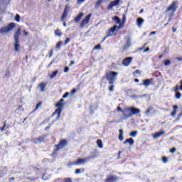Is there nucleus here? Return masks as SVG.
<instances>
[{
	"mask_svg": "<svg viewBox=\"0 0 182 182\" xmlns=\"http://www.w3.org/2000/svg\"><path fill=\"white\" fill-rule=\"evenodd\" d=\"M117 110L118 112H121L125 119H129V117H132V116H134V114H139V113H140V109L134 107H128L125 108L126 112H130L128 114H124V110H123L120 107H117Z\"/></svg>",
	"mask_w": 182,
	"mask_h": 182,
	"instance_id": "1",
	"label": "nucleus"
},
{
	"mask_svg": "<svg viewBox=\"0 0 182 182\" xmlns=\"http://www.w3.org/2000/svg\"><path fill=\"white\" fill-rule=\"evenodd\" d=\"M68 139H62L60 140L58 144L55 145V149L53 150V153L51 154L52 157H56L58 154H59V151L61 150V149H63L66 147V145L68 144Z\"/></svg>",
	"mask_w": 182,
	"mask_h": 182,
	"instance_id": "2",
	"label": "nucleus"
},
{
	"mask_svg": "<svg viewBox=\"0 0 182 182\" xmlns=\"http://www.w3.org/2000/svg\"><path fill=\"white\" fill-rule=\"evenodd\" d=\"M63 102L65 100L60 99L56 104L55 107H58L57 109L53 113L52 116H55V114H58V119L60 117V114H62V110L63 109Z\"/></svg>",
	"mask_w": 182,
	"mask_h": 182,
	"instance_id": "3",
	"label": "nucleus"
},
{
	"mask_svg": "<svg viewBox=\"0 0 182 182\" xmlns=\"http://www.w3.org/2000/svg\"><path fill=\"white\" fill-rule=\"evenodd\" d=\"M118 75L117 72L111 71L109 73H107L105 75V77L107 80H108L109 85H114V81L117 79V76Z\"/></svg>",
	"mask_w": 182,
	"mask_h": 182,
	"instance_id": "4",
	"label": "nucleus"
},
{
	"mask_svg": "<svg viewBox=\"0 0 182 182\" xmlns=\"http://www.w3.org/2000/svg\"><path fill=\"white\" fill-rule=\"evenodd\" d=\"M177 8H178V1H174L166 9V12L171 11V13L169 14L170 18H173V16H174V14H176V11H177Z\"/></svg>",
	"mask_w": 182,
	"mask_h": 182,
	"instance_id": "5",
	"label": "nucleus"
},
{
	"mask_svg": "<svg viewBox=\"0 0 182 182\" xmlns=\"http://www.w3.org/2000/svg\"><path fill=\"white\" fill-rule=\"evenodd\" d=\"M19 36H21V28H18L14 34V49L16 52H19Z\"/></svg>",
	"mask_w": 182,
	"mask_h": 182,
	"instance_id": "6",
	"label": "nucleus"
},
{
	"mask_svg": "<svg viewBox=\"0 0 182 182\" xmlns=\"http://www.w3.org/2000/svg\"><path fill=\"white\" fill-rule=\"evenodd\" d=\"M89 160V158L85 157L84 159H77L75 161H69L68 163V167H72V166H81V164H86Z\"/></svg>",
	"mask_w": 182,
	"mask_h": 182,
	"instance_id": "7",
	"label": "nucleus"
},
{
	"mask_svg": "<svg viewBox=\"0 0 182 182\" xmlns=\"http://www.w3.org/2000/svg\"><path fill=\"white\" fill-rule=\"evenodd\" d=\"M15 26H16V23H10L7 26L0 28V33H7V32H11Z\"/></svg>",
	"mask_w": 182,
	"mask_h": 182,
	"instance_id": "8",
	"label": "nucleus"
},
{
	"mask_svg": "<svg viewBox=\"0 0 182 182\" xmlns=\"http://www.w3.org/2000/svg\"><path fill=\"white\" fill-rule=\"evenodd\" d=\"M48 137V134H44L43 136H40L37 138L33 139V143L34 144H39L40 143H45V139Z\"/></svg>",
	"mask_w": 182,
	"mask_h": 182,
	"instance_id": "9",
	"label": "nucleus"
},
{
	"mask_svg": "<svg viewBox=\"0 0 182 182\" xmlns=\"http://www.w3.org/2000/svg\"><path fill=\"white\" fill-rule=\"evenodd\" d=\"M90 18H92V14H90L85 16L84 19L82 20L80 24V28H84L85 25H87L89 22H90Z\"/></svg>",
	"mask_w": 182,
	"mask_h": 182,
	"instance_id": "10",
	"label": "nucleus"
},
{
	"mask_svg": "<svg viewBox=\"0 0 182 182\" xmlns=\"http://www.w3.org/2000/svg\"><path fill=\"white\" fill-rule=\"evenodd\" d=\"M117 28H119L117 25L114 26L113 27L108 29V31L106 32L107 36H113V33H114V31H119L117 30Z\"/></svg>",
	"mask_w": 182,
	"mask_h": 182,
	"instance_id": "11",
	"label": "nucleus"
},
{
	"mask_svg": "<svg viewBox=\"0 0 182 182\" xmlns=\"http://www.w3.org/2000/svg\"><path fill=\"white\" fill-rule=\"evenodd\" d=\"M120 1L121 0H115V1H111L107 8V11H110L111 9H113V6H117V5L120 4Z\"/></svg>",
	"mask_w": 182,
	"mask_h": 182,
	"instance_id": "12",
	"label": "nucleus"
},
{
	"mask_svg": "<svg viewBox=\"0 0 182 182\" xmlns=\"http://www.w3.org/2000/svg\"><path fill=\"white\" fill-rule=\"evenodd\" d=\"M133 60V57H127L122 60V65L123 66H129L130 63H132V61Z\"/></svg>",
	"mask_w": 182,
	"mask_h": 182,
	"instance_id": "13",
	"label": "nucleus"
},
{
	"mask_svg": "<svg viewBox=\"0 0 182 182\" xmlns=\"http://www.w3.org/2000/svg\"><path fill=\"white\" fill-rule=\"evenodd\" d=\"M119 178L114 176H109L105 181V182H117Z\"/></svg>",
	"mask_w": 182,
	"mask_h": 182,
	"instance_id": "14",
	"label": "nucleus"
},
{
	"mask_svg": "<svg viewBox=\"0 0 182 182\" xmlns=\"http://www.w3.org/2000/svg\"><path fill=\"white\" fill-rule=\"evenodd\" d=\"M69 11H70V8L69 7V6L66 5L65 7L64 11L62 14L61 19L63 20L68 16V14H69Z\"/></svg>",
	"mask_w": 182,
	"mask_h": 182,
	"instance_id": "15",
	"label": "nucleus"
},
{
	"mask_svg": "<svg viewBox=\"0 0 182 182\" xmlns=\"http://www.w3.org/2000/svg\"><path fill=\"white\" fill-rule=\"evenodd\" d=\"M151 83H153V78L144 80L143 83L139 85L140 86L142 85L143 86H146V87H147L150 86Z\"/></svg>",
	"mask_w": 182,
	"mask_h": 182,
	"instance_id": "16",
	"label": "nucleus"
},
{
	"mask_svg": "<svg viewBox=\"0 0 182 182\" xmlns=\"http://www.w3.org/2000/svg\"><path fill=\"white\" fill-rule=\"evenodd\" d=\"M126 14H122V21H121V23L119 26L117 27V31H120L123 26H124V24L126 23Z\"/></svg>",
	"mask_w": 182,
	"mask_h": 182,
	"instance_id": "17",
	"label": "nucleus"
},
{
	"mask_svg": "<svg viewBox=\"0 0 182 182\" xmlns=\"http://www.w3.org/2000/svg\"><path fill=\"white\" fill-rule=\"evenodd\" d=\"M150 112H151L153 114H155V113H157V110L154 109L153 107H149L145 112V114H149Z\"/></svg>",
	"mask_w": 182,
	"mask_h": 182,
	"instance_id": "18",
	"label": "nucleus"
},
{
	"mask_svg": "<svg viewBox=\"0 0 182 182\" xmlns=\"http://www.w3.org/2000/svg\"><path fill=\"white\" fill-rule=\"evenodd\" d=\"M82 18H83V13H80L79 15L74 18V22H75V23H79Z\"/></svg>",
	"mask_w": 182,
	"mask_h": 182,
	"instance_id": "19",
	"label": "nucleus"
},
{
	"mask_svg": "<svg viewBox=\"0 0 182 182\" xmlns=\"http://www.w3.org/2000/svg\"><path fill=\"white\" fill-rule=\"evenodd\" d=\"M46 85H48L46 82H41L38 85V87H40L41 92H45V89H46Z\"/></svg>",
	"mask_w": 182,
	"mask_h": 182,
	"instance_id": "20",
	"label": "nucleus"
},
{
	"mask_svg": "<svg viewBox=\"0 0 182 182\" xmlns=\"http://www.w3.org/2000/svg\"><path fill=\"white\" fill-rule=\"evenodd\" d=\"M164 134V131H160L159 132L154 134L153 137L154 139H159V137H161V136H163Z\"/></svg>",
	"mask_w": 182,
	"mask_h": 182,
	"instance_id": "21",
	"label": "nucleus"
},
{
	"mask_svg": "<svg viewBox=\"0 0 182 182\" xmlns=\"http://www.w3.org/2000/svg\"><path fill=\"white\" fill-rule=\"evenodd\" d=\"M129 143V146H133L134 144V140L132 138L126 139L124 141V144H127Z\"/></svg>",
	"mask_w": 182,
	"mask_h": 182,
	"instance_id": "22",
	"label": "nucleus"
},
{
	"mask_svg": "<svg viewBox=\"0 0 182 182\" xmlns=\"http://www.w3.org/2000/svg\"><path fill=\"white\" fill-rule=\"evenodd\" d=\"M144 22V19L142 18H138L136 20V25L139 26V28H141V26L143 25V23Z\"/></svg>",
	"mask_w": 182,
	"mask_h": 182,
	"instance_id": "23",
	"label": "nucleus"
},
{
	"mask_svg": "<svg viewBox=\"0 0 182 182\" xmlns=\"http://www.w3.org/2000/svg\"><path fill=\"white\" fill-rule=\"evenodd\" d=\"M177 109H178V106L177 105H173V112L171 113V116L172 117H174L177 114Z\"/></svg>",
	"mask_w": 182,
	"mask_h": 182,
	"instance_id": "24",
	"label": "nucleus"
},
{
	"mask_svg": "<svg viewBox=\"0 0 182 182\" xmlns=\"http://www.w3.org/2000/svg\"><path fill=\"white\" fill-rule=\"evenodd\" d=\"M179 84L181 85L180 86H178V85L175 86L173 92H178V90H181L182 91V80H180Z\"/></svg>",
	"mask_w": 182,
	"mask_h": 182,
	"instance_id": "25",
	"label": "nucleus"
},
{
	"mask_svg": "<svg viewBox=\"0 0 182 182\" xmlns=\"http://www.w3.org/2000/svg\"><path fill=\"white\" fill-rule=\"evenodd\" d=\"M112 21H114L117 23H118V25H120L121 23V19L119 18V16H115L112 17Z\"/></svg>",
	"mask_w": 182,
	"mask_h": 182,
	"instance_id": "26",
	"label": "nucleus"
},
{
	"mask_svg": "<svg viewBox=\"0 0 182 182\" xmlns=\"http://www.w3.org/2000/svg\"><path fill=\"white\" fill-rule=\"evenodd\" d=\"M97 145L98 146L99 149H102L103 147V141H102V139H97Z\"/></svg>",
	"mask_w": 182,
	"mask_h": 182,
	"instance_id": "27",
	"label": "nucleus"
},
{
	"mask_svg": "<svg viewBox=\"0 0 182 182\" xmlns=\"http://www.w3.org/2000/svg\"><path fill=\"white\" fill-rule=\"evenodd\" d=\"M80 173H85V168H77L75 171V174H80Z\"/></svg>",
	"mask_w": 182,
	"mask_h": 182,
	"instance_id": "28",
	"label": "nucleus"
},
{
	"mask_svg": "<svg viewBox=\"0 0 182 182\" xmlns=\"http://www.w3.org/2000/svg\"><path fill=\"white\" fill-rule=\"evenodd\" d=\"M92 156L90 157H87V159H96L97 157V151H95V152L91 153Z\"/></svg>",
	"mask_w": 182,
	"mask_h": 182,
	"instance_id": "29",
	"label": "nucleus"
},
{
	"mask_svg": "<svg viewBox=\"0 0 182 182\" xmlns=\"http://www.w3.org/2000/svg\"><path fill=\"white\" fill-rule=\"evenodd\" d=\"M123 129H119V139L120 141H123Z\"/></svg>",
	"mask_w": 182,
	"mask_h": 182,
	"instance_id": "30",
	"label": "nucleus"
},
{
	"mask_svg": "<svg viewBox=\"0 0 182 182\" xmlns=\"http://www.w3.org/2000/svg\"><path fill=\"white\" fill-rule=\"evenodd\" d=\"M58 73H59V70H58L53 72L52 74L50 75V78L53 79V77H55L58 75Z\"/></svg>",
	"mask_w": 182,
	"mask_h": 182,
	"instance_id": "31",
	"label": "nucleus"
},
{
	"mask_svg": "<svg viewBox=\"0 0 182 182\" xmlns=\"http://www.w3.org/2000/svg\"><path fill=\"white\" fill-rule=\"evenodd\" d=\"M164 64V66H169V65H171V61L170 60H165Z\"/></svg>",
	"mask_w": 182,
	"mask_h": 182,
	"instance_id": "32",
	"label": "nucleus"
},
{
	"mask_svg": "<svg viewBox=\"0 0 182 182\" xmlns=\"http://www.w3.org/2000/svg\"><path fill=\"white\" fill-rule=\"evenodd\" d=\"M55 35H56L57 36H62V32H60V30L57 29L56 31H55Z\"/></svg>",
	"mask_w": 182,
	"mask_h": 182,
	"instance_id": "33",
	"label": "nucleus"
},
{
	"mask_svg": "<svg viewBox=\"0 0 182 182\" xmlns=\"http://www.w3.org/2000/svg\"><path fill=\"white\" fill-rule=\"evenodd\" d=\"M175 92H176V95H175L176 99H180L181 97V93H180V92L178 91Z\"/></svg>",
	"mask_w": 182,
	"mask_h": 182,
	"instance_id": "34",
	"label": "nucleus"
},
{
	"mask_svg": "<svg viewBox=\"0 0 182 182\" xmlns=\"http://www.w3.org/2000/svg\"><path fill=\"white\" fill-rule=\"evenodd\" d=\"M41 106H42V102H38L36 106L35 109L33 110V112H36V110H38L39 109V107H41Z\"/></svg>",
	"mask_w": 182,
	"mask_h": 182,
	"instance_id": "35",
	"label": "nucleus"
},
{
	"mask_svg": "<svg viewBox=\"0 0 182 182\" xmlns=\"http://www.w3.org/2000/svg\"><path fill=\"white\" fill-rule=\"evenodd\" d=\"M129 136H131V137H136V136H137V131L132 132L129 134Z\"/></svg>",
	"mask_w": 182,
	"mask_h": 182,
	"instance_id": "36",
	"label": "nucleus"
},
{
	"mask_svg": "<svg viewBox=\"0 0 182 182\" xmlns=\"http://www.w3.org/2000/svg\"><path fill=\"white\" fill-rule=\"evenodd\" d=\"M60 46H62V41H58L55 45V48L56 49H60Z\"/></svg>",
	"mask_w": 182,
	"mask_h": 182,
	"instance_id": "37",
	"label": "nucleus"
},
{
	"mask_svg": "<svg viewBox=\"0 0 182 182\" xmlns=\"http://www.w3.org/2000/svg\"><path fill=\"white\" fill-rule=\"evenodd\" d=\"M16 22H21V16L19 14H16L15 17Z\"/></svg>",
	"mask_w": 182,
	"mask_h": 182,
	"instance_id": "38",
	"label": "nucleus"
},
{
	"mask_svg": "<svg viewBox=\"0 0 182 182\" xmlns=\"http://www.w3.org/2000/svg\"><path fill=\"white\" fill-rule=\"evenodd\" d=\"M93 49H94V50H99L102 49V46L100 44H98V45L95 46Z\"/></svg>",
	"mask_w": 182,
	"mask_h": 182,
	"instance_id": "39",
	"label": "nucleus"
},
{
	"mask_svg": "<svg viewBox=\"0 0 182 182\" xmlns=\"http://www.w3.org/2000/svg\"><path fill=\"white\" fill-rule=\"evenodd\" d=\"M162 161H163V163L166 164L168 161V159L166 156H163Z\"/></svg>",
	"mask_w": 182,
	"mask_h": 182,
	"instance_id": "40",
	"label": "nucleus"
},
{
	"mask_svg": "<svg viewBox=\"0 0 182 182\" xmlns=\"http://www.w3.org/2000/svg\"><path fill=\"white\" fill-rule=\"evenodd\" d=\"M5 127H6V121H5L4 122V125H3V127H1V132H4V130H5Z\"/></svg>",
	"mask_w": 182,
	"mask_h": 182,
	"instance_id": "41",
	"label": "nucleus"
},
{
	"mask_svg": "<svg viewBox=\"0 0 182 182\" xmlns=\"http://www.w3.org/2000/svg\"><path fill=\"white\" fill-rule=\"evenodd\" d=\"M63 182H73V181H72V178H65L63 179Z\"/></svg>",
	"mask_w": 182,
	"mask_h": 182,
	"instance_id": "42",
	"label": "nucleus"
},
{
	"mask_svg": "<svg viewBox=\"0 0 182 182\" xmlns=\"http://www.w3.org/2000/svg\"><path fill=\"white\" fill-rule=\"evenodd\" d=\"M169 151L170 153H172V154L176 153V151H177V149H176V147H173L169 150Z\"/></svg>",
	"mask_w": 182,
	"mask_h": 182,
	"instance_id": "43",
	"label": "nucleus"
},
{
	"mask_svg": "<svg viewBox=\"0 0 182 182\" xmlns=\"http://www.w3.org/2000/svg\"><path fill=\"white\" fill-rule=\"evenodd\" d=\"M70 42V38H67L64 41V45H68Z\"/></svg>",
	"mask_w": 182,
	"mask_h": 182,
	"instance_id": "44",
	"label": "nucleus"
},
{
	"mask_svg": "<svg viewBox=\"0 0 182 182\" xmlns=\"http://www.w3.org/2000/svg\"><path fill=\"white\" fill-rule=\"evenodd\" d=\"M109 92H113V91L114 90V85H111L109 87Z\"/></svg>",
	"mask_w": 182,
	"mask_h": 182,
	"instance_id": "45",
	"label": "nucleus"
},
{
	"mask_svg": "<svg viewBox=\"0 0 182 182\" xmlns=\"http://www.w3.org/2000/svg\"><path fill=\"white\" fill-rule=\"evenodd\" d=\"M102 2H103V0H98L96 2V6H100V5L102 4Z\"/></svg>",
	"mask_w": 182,
	"mask_h": 182,
	"instance_id": "46",
	"label": "nucleus"
},
{
	"mask_svg": "<svg viewBox=\"0 0 182 182\" xmlns=\"http://www.w3.org/2000/svg\"><path fill=\"white\" fill-rule=\"evenodd\" d=\"M146 46H147V43H144L142 47L139 48V50H143L144 49L146 48Z\"/></svg>",
	"mask_w": 182,
	"mask_h": 182,
	"instance_id": "47",
	"label": "nucleus"
},
{
	"mask_svg": "<svg viewBox=\"0 0 182 182\" xmlns=\"http://www.w3.org/2000/svg\"><path fill=\"white\" fill-rule=\"evenodd\" d=\"M69 96V92H65L63 95V99H66V97H68Z\"/></svg>",
	"mask_w": 182,
	"mask_h": 182,
	"instance_id": "48",
	"label": "nucleus"
},
{
	"mask_svg": "<svg viewBox=\"0 0 182 182\" xmlns=\"http://www.w3.org/2000/svg\"><path fill=\"white\" fill-rule=\"evenodd\" d=\"M134 73H135V75H141V71H140V70H136Z\"/></svg>",
	"mask_w": 182,
	"mask_h": 182,
	"instance_id": "49",
	"label": "nucleus"
},
{
	"mask_svg": "<svg viewBox=\"0 0 182 182\" xmlns=\"http://www.w3.org/2000/svg\"><path fill=\"white\" fill-rule=\"evenodd\" d=\"M52 56H53V49H52V50L49 52V58H52Z\"/></svg>",
	"mask_w": 182,
	"mask_h": 182,
	"instance_id": "50",
	"label": "nucleus"
},
{
	"mask_svg": "<svg viewBox=\"0 0 182 182\" xmlns=\"http://www.w3.org/2000/svg\"><path fill=\"white\" fill-rule=\"evenodd\" d=\"M69 67H65V68H64V73H68V72H69Z\"/></svg>",
	"mask_w": 182,
	"mask_h": 182,
	"instance_id": "51",
	"label": "nucleus"
},
{
	"mask_svg": "<svg viewBox=\"0 0 182 182\" xmlns=\"http://www.w3.org/2000/svg\"><path fill=\"white\" fill-rule=\"evenodd\" d=\"M51 126H52V124H50L48 127H46L45 128V130H46V131L49 130V129H50Z\"/></svg>",
	"mask_w": 182,
	"mask_h": 182,
	"instance_id": "52",
	"label": "nucleus"
},
{
	"mask_svg": "<svg viewBox=\"0 0 182 182\" xmlns=\"http://www.w3.org/2000/svg\"><path fill=\"white\" fill-rule=\"evenodd\" d=\"M107 38H110L109 36H107V34H106V36H105L102 41V42H105L107 39Z\"/></svg>",
	"mask_w": 182,
	"mask_h": 182,
	"instance_id": "53",
	"label": "nucleus"
},
{
	"mask_svg": "<svg viewBox=\"0 0 182 182\" xmlns=\"http://www.w3.org/2000/svg\"><path fill=\"white\" fill-rule=\"evenodd\" d=\"M176 60H178V62H181L182 57H176Z\"/></svg>",
	"mask_w": 182,
	"mask_h": 182,
	"instance_id": "54",
	"label": "nucleus"
},
{
	"mask_svg": "<svg viewBox=\"0 0 182 182\" xmlns=\"http://www.w3.org/2000/svg\"><path fill=\"white\" fill-rule=\"evenodd\" d=\"M23 33H24L25 36H28V35H29V33L26 31H23Z\"/></svg>",
	"mask_w": 182,
	"mask_h": 182,
	"instance_id": "55",
	"label": "nucleus"
},
{
	"mask_svg": "<svg viewBox=\"0 0 182 182\" xmlns=\"http://www.w3.org/2000/svg\"><path fill=\"white\" fill-rule=\"evenodd\" d=\"M176 31H177V28H176L175 27H173L172 28V32H176Z\"/></svg>",
	"mask_w": 182,
	"mask_h": 182,
	"instance_id": "56",
	"label": "nucleus"
},
{
	"mask_svg": "<svg viewBox=\"0 0 182 182\" xmlns=\"http://www.w3.org/2000/svg\"><path fill=\"white\" fill-rule=\"evenodd\" d=\"M134 82H135L136 83H139V82H140V80H139V79H137V78H135V79H134Z\"/></svg>",
	"mask_w": 182,
	"mask_h": 182,
	"instance_id": "57",
	"label": "nucleus"
},
{
	"mask_svg": "<svg viewBox=\"0 0 182 182\" xmlns=\"http://www.w3.org/2000/svg\"><path fill=\"white\" fill-rule=\"evenodd\" d=\"M85 0H77L78 4H82V2H85Z\"/></svg>",
	"mask_w": 182,
	"mask_h": 182,
	"instance_id": "58",
	"label": "nucleus"
},
{
	"mask_svg": "<svg viewBox=\"0 0 182 182\" xmlns=\"http://www.w3.org/2000/svg\"><path fill=\"white\" fill-rule=\"evenodd\" d=\"M149 50H150V48H146L144 52L146 53V52H149Z\"/></svg>",
	"mask_w": 182,
	"mask_h": 182,
	"instance_id": "59",
	"label": "nucleus"
},
{
	"mask_svg": "<svg viewBox=\"0 0 182 182\" xmlns=\"http://www.w3.org/2000/svg\"><path fill=\"white\" fill-rule=\"evenodd\" d=\"M72 65H75V61L72 60L70 63V66H72Z\"/></svg>",
	"mask_w": 182,
	"mask_h": 182,
	"instance_id": "60",
	"label": "nucleus"
},
{
	"mask_svg": "<svg viewBox=\"0 0 182 182\" xmlns=\"http://www.w3.org/2000/svg\"><path fill=\"white\" fill-rule=\"evenodd\" d=\"M71 93H73V94L76 93V89L72 90Z\"/></svg>",
	"mask_w": 182,
	"mask_h": 182,
	"instance_id": "61",
	"label": "nucleus"
},
{
	"mask_svg": "<svg viewBox=\"0 0 182 182\" xmlns=\"http://www.w3.org/2000/svg\"><path fill=\"white\" fill-rule=\"evenodd\" d=\"M53 63V61H52L51 63H50L49 65H48V68H50V66H52Z\"/></svg>",
	"mask_w": 182,
	"mask_h": 182,
	"instance_id": "62",
	"label": "nucleus"
},
{
	"mask_svg": "<svg viewBox=\"0 0 182 182\" xmlns=\"http://www.w3.org/2000/svg\"><path fill=\"white\" fill-rule=\"evenodd\" d=\"M163 56H164L163 54L160 55L159 56V59H161V58H163Z\"/></svg>",
	"mask_w": 182,
	"mask_h": 182,
	"instance_id": "63",
	"label": "nucleus"
},
{
	"mask_svg": "<svg viewBox=\"0 0 182 182\" xmlns=\"http://www.w3.org/2000/svg\"><path fill=\"white\" fill-rule=\"evenodd\" d=\"M154 34H156V31L151 32V35H154Z\"/></svg>",
	"mask_w": 182,
	"mask_h": 182,
	"instance_id": "64",
	"label": "nucleus"
}]
</instances>
